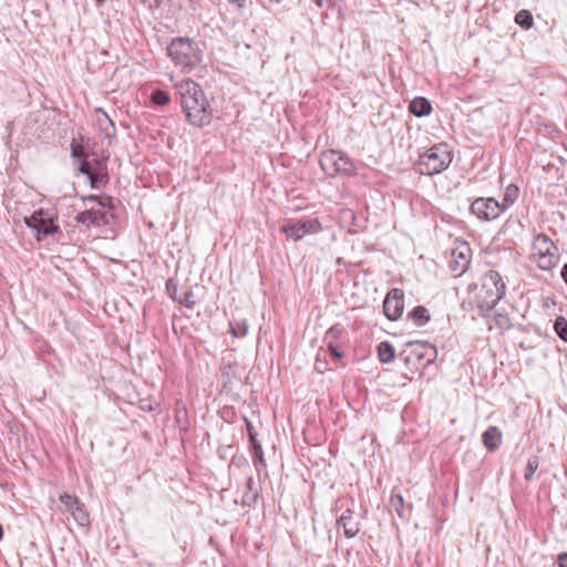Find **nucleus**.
<instances>
[{"label": "nucleus", "instance_id": "obj_12", "mask_svg": "<svg viewBox=\"0 0 567 567\" xmlns=\"http://www.w3.org/2000/svg\"><path fill=\"white\" fill-rule=\"evenodd\" d=\"M472 250L467 243H460L452 250V260L450 261V269L455 276H461L468 267L471 261Z\"/></svg>", "mask_w": 567, "mask_h": 567}, {"label": "nucleus", "instance_id": "obj_34", "mask_svg": "<svg viewBox=\"0 0 567 567\" xmlns=\"http://www.w3.org/2000/svg\"><path fill=\"white\" fill-rule=\"evenodd\" d=\"M342 332V328L339 324L331 327L327 332V338H336Z\"/></svg>", "mask_w": 567, "mask_h": 567}, {"label": "nucleus", "instance_id": "obj_35", "mask_svg": "<svg viewBox=\"0 0 567 567\" xmlns=\"http://www.w3.org/2000/svg\"><path fill=\"white\" fill-rule=\"evenodd\" d=\"M246 423H247V432H248V435H249L250 443L257 441L256 432L254 431V426L247 420H246Z\"/></svg>", "mask_w": 567, "mask_h": 567}, {"label": "nucleus", "instance_id": "obj_26", "mask_svg": "<svg viewBox=\"0 0 567 567\" xmlns=\"http://www.w3.org/2000/svg\"><path fill=\"white\" fill-rule=\"evenodd\" d=\"M517 197H518V188L515 185H509L506 188L504 199L501 205H505V209H506L508 206H511L515 203Z\"/></svg>", "mask_w": 567, "mask_h": 567}, {"label": "nucleus", "instance_id": "obj_30", "mask_svg": "<svg viewBox=\"0 0 567 567\" xmlns=\"http://www.w3.org/2000/svg\"><path fill=\"white\" fill-rule=\"evenodd\" d=\"M71 155L73 158H78V159L86 156L83 146L81 144L76 143L75 141H73L71 144Z\"/></svg>", "mask_w": 567, "mask_h": 567}, {"label": "nucleus", "instance_id": "obj_8", "mask_svg": "<svg viewBox=\"0 0 567 567\" xmlns=\"http://www.w3.org/2000/svg\"><path fill=\"white\" fill-rule=\"evenodd\" d=\"M321 229V223L316 218L288 221L281 227L286 236L295 241L302 239L308 234H317Z\"/></svg>", "mask_w": 567, "mask_h": 567}, {"label": "nucleus", "instance_id": "obj_29", "mask_svg": "<svg viewBox=\"0 0 567 567\" xmlns=\"http://www.w3.org/2000/svg\"><path fill=\"white\" fill-rule=\"evenodd\" d=\"M515 21L523 28H530L533 25V17L529 11L520 10L516 17Z\"/></svg>", "mask_w": 567, "mask_h": 567}, {"label": "nucleus", "instance_id": "obj_44", "mask_svg": "<svg viewBox=\"0 0 567 567\" xmlns=\"http://www.w3.org/2000/svg\"><path fill=\"white\" fill-rule=\"evenodd\" d=\"M99 4H102L105 0H95Z\"/></svg>", "mask_w": 567, "mask_h": 567}, {"label": "nucleus", "instance_id": "obj_28", "mask_svg": "<svg viewBox=\"0 0 567 567\" xmlns=\"http://www.w3.org/2000/svg\"><path fill=\"white\" fill-rule=\"evenodd\" d=\"M554 329L557 336L565 342H567V320L564 317H558L555 320Z\"/></svg>", "mask_w": 567, "mask_h": 567}, {"label": "nucleus", "instance_id": "obj_16", "mask_svg": "<svg viewBox=\"0 0 567 567\" xmlns=\"http://www.w3.org/2000/svg\"><path fill=\"white\" fill-rule=\"evenodd\" d=\"M338 525L344 530L348 538L354 537L359 532V524L352 519V509L348 508L338 519Z\"/></svg>", "mask_w": 567, "mask_h": 567}, {"label": "nucleus", "instance_id": "obj_3", "mask_svg": "<svg viewBox=\"0 0 567 567\" xmlns=\"http://www.w3.org/2000/svg\"><path fill=\"white\" fill-rule=\"evenodd\" d=\"M506 286L501 275L495 270H488L482 279V286L476 295L477 307L482 311L492 310L505 296Z\"/></svg>", "mask_w": 567, "mask_h": 567}, {"label": "nucleus", "instance_id": "obj_20", "mask_svg": "<svg viewBox=\"0 0 567 567\" xmlns=\"http://www.w3.org/2000/svg\"><path fill=\"white\" fill-rule=\"evenodd\" d=\"M534 259L540 269L550 270L557 265L559 257H558L557 252H554V254L539 256Z\"/></svg>", "mask_w": 567, "mask_h": 567}, {"label": "nucleus", "instance_id": "obj_39", "mask_svg": "<svg viewBox=\"0 0 567 567\" xmlns=\"http://www.w3.org/2000/svg\"><path fill=\"white\" fill-rule=\"evenodd\" d=\"M560 275H561L563 280L567 285V262L563 266Z\"/></svg>", "mask_w": 567, "mask_h": 567}, {"label": "nucleus", "instance_id": "obj_9", "mask_svg": "<svg viewBox=\"0 0 567 567\" xmlns=\"http://www.w3.org/2000/svg\"><path fill=\"white\" fill-rule=\"evenodd\" d=\"M56 507L61 513L70 514L78 525L82 527L90 525V514L80 498H59Z\"/></svg>", "mask_w": 567, "mask_h": 567}, {"label": "nucleus", "instance_id": "obj_11", "mask_svg": "<svg viewBox=\"0 0 567 567\" xmlns=\"http://www.w3.org/2000/svg\"><path fill=\"white\" fill-rule=\"evenodd\" d=\"M403 298L404 293L399 288H393L388 292L383 301V310L388 319L394 321L402 316L404 309Z\"/></svg>", "mask_w": 567, "mask_h": 567}, {"label": "nucleus", "instance_id": "obj_41", "mask_svg": "<svg viewBox=\"0 0 567 567\" xmlns=\"http://www.w3.org/2000/svg\"><path fill=\"white\" fill-rule=\"evenodd\" d=\"M103 115H104L105 120L109 122V124L111 125V127H112V128H114V124H113V122L109 118V116H107L105 113H103Z\"/></svg>", "mask_w": 567, "mask_h": 567}, {"label": "nucleus", "instance_id": "obj_38", "mask_svg": "<svg viewBox=\"0 0 567 567\" xmlns=\"http://www.w3.org/2000/svg\"><path fill=\"white\" fill-rule=\"evenodd\" d=\"M256 501H257V498H241V505L251 507L255 505Z\"/></svg>", "mask_w": 567, "mask_h": 567}, {"label": "nucleus", "instance_id": "obj_18", "mask_svg": "<svg viewBox=\"0 0 567 567\" xmlns=\"http://www.w3.org/2000/svg\"><path fill=\"white\" fill-rule=\"evenodd\" d=\"M390 511H395L401 518H410L411 504L405 503V498H390Z\"/></svg>", "mask_w": 567, "mask_h": 567}, {"label": "nucleus", "instance_id": "obj_31", "mask_svg": "<svg viewBox=\"0 0 567 567\" xmlns=\"http://www.w3.org/2000/svg\"><path fill=\"white\" fill-rule=\"evenodd\" d=\"M179 302L185 306L186 308L188 309H193L196 305V300H195V296L194 293L189 290V291H186L183 299L179 300Z\"/></svg>", "mask_w": 567, "mask_h": 567}, {"label": "nucleus", "instance_id": "obj_40", "mask_svg": "<svg viewBox=\"0 0 567 567\" xmlns=\"http://www.w3.org/2000/svg\"><path fill=\"white\" fill-rule=\"evenodd\" d=\"M329 349H330V351L332 352V354L334 357H338V358L341 357V353L334 347H332L331 344L329 346Z\"/></svg>", "mask_w": 567, "mask_h": 567}, {"label": "nucleus", "instance_id": "obj_45", "mask_svg": "<svg viewBox=\"0 0 567 567\" xmlns=\"http://www.w3.org/2000/svg\"><path fill=\"white\" fill-rule=\"evenodd\" d=\"M171 288V280L167 282V289Z\"/></svg>", "mask_w": 567, "mask_h": 567}, {"label": "nucleus", "instance_id": "obj_1", "mask_svg": "<svg viewBox=\"0 0 567 567\" xmlns=\"http://www.w3.org/2000/svg\"><path fill=\"white\" fill-rule=\"evenodd\" d=\"M175 87L187 121L198 127L208 125L212 121V111L202 87L190 79L181 80Z\"/></svg>", "mask_w": 567, "mask_h": 567}, {"label": "nucleus", "instance_id": "obj_23", "mask_svg": "<svg viewBox=\"0 0 567 567\" xmlns=\"http://www.w3.org/2000/svg\"><path fill=\"white\" fill-rule=\"evenodd\" d=\"M251 452H252V460L256 467L266 466V461L262 453V447L259 441H255L250 443Z\"/></svg>", "mask_w": 567, "mask_h": 567}, {"label": "nucleus", "instance_id": "obj_46", "mask_svg": "<svg viewBox=\"0 0 567 567\" xmlns=\"http://www.w3.org/2000/svg\"><path fill=\"white\" fill-rule=\"evenodd\" d=\"M148 0H143V2H147Z\"/></svg>", "mask_w": 567, "mask_h": 567}, {"label": "nucleus", "instance_id": "obj_6", "mask_svg": "<svg viewBox=\"0 0 567 567\" xmlns=\"http://www.w3.org/2000/svg\"><path fill=\"white\" fill-rule=\"evenodd\" d=\"M399 358L406 367L415 365L423 360L431 363L435 358V349L427 342H408Z\"/></svg>", "mask_w": 567, "mask_h": 567}, {"label": "nucleus", "instance_id": "obj_10", "mask_svg": "<svg viewBox=\"0 0 567 567\" xmlns=\"http://www.w3.org/2000/svg\"><path fill=\"white\" fill-rule=\"evenodd\" d=\"M24 223L29 228H32L37 230L38 234L43 235H52L59 229L54 224L53 218L43 209H39L31 216L25 217Z\"/></svg>", "mask_w": 567, "mask_h": 567}, {"label": "nucleus", "instance_id": "obj_13", "mask_svg": "<svg viewBox=\"0 0 567 567\" xmlns=\"http://www.w3.org/2000/svg\"><path fill=\"white\" fill-rule=\"evenodd\" d=\"M557 247L545 234H538L533 241V258L557 252Z\"/></svg>", "mask_w": 567, "mask_h": 567}, {"label": "nucleus", "instance_id": "obj_15", "mask_svg": "<svg viewBox=\"0 0 567 567\" xmlns=\"http://www.w3.org/2000/svg\"><path fill=\"white\" fill-rule=\"evenodd\" d=\"M482 441L488 451L494 452L503 441L502 431L497 426H488L482 435Z\"/></svg>", "mask_w": 567, "mask_h": 567}, {"label": "nucleus", "instance_id": "obj_17", "mask_svg": "<svg viewBox=\"0 0 567 567\" xmlns=\"http://www.w3.org/2000/svg\"><path fill=\"white\" fill-rule=\"evenodd\" d=\"M409 110L413 115L421 117L429 115L432 111V106L429 100L420 96L410 102Z\"/></svg>", "mask_w": 567, "mask_h": 567}, {"label": "nucleus", "instance_id": "obj_22", "mask_svg": "<svg viewBox=\"0 0 567 567\" xmlns=\"http://www.w3.org/2000/svg\"><path fill=\"white\" fill-rule=\"evenodd\" d=\"M409 318L417 326H423L430 320V315L426 308L417 306L409 313Z\"/></svg>", "mask_w": 567, "mask_h": 567}, {"label": "nucleus", "instance_id": "obj_19", "mask_svg": "<svg viewBox=\"0 0 567 567\" xmlns=\"http://www.w3.org/2000/svg\"><path fill=\"white\" fill-rule=\"evenodd\" d=\"M107 173L105 171V166L102 163H99L96 169H93L91 175L89 176V181L92 188H99L100 185L107 182Z\"/></svg>", "mask_w": 567, "mask_h": 567}, {"label": "nucleus", "instance_id": "obj_14", "mask_svg": "<svg viewBox=\"0 0 567 567\" xmlns=\"http://www.w3.org/2000/svg\"><path fill=\"white\" fill-rule=\"evenodd\" d=\"M76 221L86 226L106 223V213L103 210L87 209L75 217Z\"/></svg>", "mask_w": 567, "mask_h": 567}, {"label": "nucleus", "instance_id": "obj_33", "mask_svg": "<svg viewBox=\"0 0 567 567\" xmlns=\"http://www.w3.org/2000/svg\"><path fill=\"white\" fill-rule=\"evenodd\" d=\"M79 173L86 175L87 177L91 175L93 168L91 164L86 161H82L78 167Z\"/></svg>", "mask_w": 567, "mask_h": 567}, {"label": "nucleus", "instance_id": "obj_24", "mask_svg": "<svg viewBox=\"0 0 567 567\" xmlns=\"http://www.w3.org/2000/svg\"><path fill=\"white\" fill-rule=\"evenodd\" d=\"M151 101L158 106H164L171 101L168 92L163 90H155L151 94Z\"/></svg>", "mask_w": 567, "mask_h": 567}, {"label": "nucleus", "instance_id": "obj_27", "mask_svg": "<svg viewBox=\"0 0 567 567\" xmlns=\"http://www.w3.org/2000/svg\"><path fill=\"white\" fill-rule=\"evenodd\" d=\"M230 331L234 337L243 338L247 334L248 324L245 320L230 322Z\"/></svg>", "mask_w": 567, "mask_h": 567}, {"label": "nucleus", "instance_id": "obj_42", "mask_svg": "<svg viewBox=\"0 0 567 567\" xmlns=\"http://www.w3.org/2000/svg\"><path fill=\"white\" fill-rule=\"evenodd\" d=\"M85 200H96V196L90 195L85 198Z\"/></svg>", "mask_w": 567, "mask_h": 567}, {"label": "nucleus", "instance_id": "obj_37", "mask_svg": "<svg viewBox=\"0 0 567 567\" xmlns=\"http://www.w3.org/2000/svg\"><path fill=\"white\" fill-rule=\"evenodd\" d=\"M230 4L237 6L238 9H244L246 7L247 0H228Z\"/></svg>", "mask_w": 567, "mask_h": 567}, {"label": "nucleus", "instance_id": "obj_2", "mask_svg": "<svg viewBox=\"0 0 567 567\" xmlns=\"http://www.w3.org/2000/svg\"><path fill=\"white\" fill-rule=\"evenodd\" d=\"M167 54L175 65L181 66L185 72H190L200 63L203 51L194 40L176 38L167 47Z\"/></svg>", "mask_w": 567, "mask_h": 567}, {"label": "nucleus", "instance_id": "obj_5", "mask_svg": "<svg viewBox=\"0 0 567 567\" xmlns=\"http://www.w3.org/2000/svg\"><path fill=\"white\" fill-rule=\"evenodd\" d=\"M320 166L329 176H350L355 173V165L353 162L348 156L336 150H328L321 154Z\"/></svg>", "mask_w": 567, "mask_h": 567}, {"label": "nucleus", "instance_id": "obj_4", "mask_svg": "<svg viewBox=\"0 0 567 567\" xmlns=\"http://www.w3.org/2000/svg\"><path fill=\"white\" fill-rule=\"evenodd\" d=\"M452 162L451 153L445 144H437L420 155L417 171L422 175L432 176L446 169Z\"/></svg>", "mask_w": 567, "mask_h": 567}, {"label": "nucleus", "instance_id": "obj_36", "mask_svg": "<svg viewBox=\"0 0 567 567\" xmlns=\"http://www.w3.org/2000/svg\"><path fill=\"white\" fill-rule=\"evenodd\" d=\"M558 567H567V553H563L558 556Z\"/></svg>", "mask_w": 567, "mask_h": 567}, {"label": "nucleus", "instance_id": "obj_25", "mask_svg": "<svg viewBox=\"0 0 567 567\" xmlns=\"http://www.w3.org/2000/svg\"><path fill=\"white\" fill-rule=\"evenodd\" d=\"M539 466V458L538 456H533L528 460L525 471H524V478L526 481H532L534 477V474L538 470Z\"/></svg>", "mask_w": 567, "mask_h": 567}, {"label": "nucleus", "instance_id": "obj_7", "mask_svg": "<svg viewBox=\"0 0 567 567\" xmlns=\"http://www.w3.org/2000/svg\"><path fill=\"white\" fill-rule=\"evenodd\" d=\"M503 210H505V205H501L493 197L476 198L471 205V213L475 215L478 219L485 221L498 218Z\"/></svg>", "mask_w": 567, "mask_h": 567}, {"label": "nucleus", "instance_id": "obj_43", "mask_svg": "<svg viewBox=\"0 0 567 567\" xmlns=\"http://www.w3.org/2000/svg\"><path fill=\"white\" fill-rule=\"evenodd\" d=\"M315 2L318 7H322V0H315Z\"/></svg>", "mask_w": 567, "mask_h": 567}, {"label": "nucleus", "instance_id": "obj_32", "mask_svg": "<svg viewBox=\"0 0 567 567\" xmlns=\"http://www.w3.org/2000/svg\"><path fill=\"white\" fill-rule=\"evenodd\" d=\"M140 403H141L140 408L142 410L148 411V412L156 410L157 406H158V403L156 401L151 400V399L141 400Z\"/></svg>", "mask_w": 567, "mask_h": 567}, {"label": "nucleus", "instance_id": "obj_21", "mask_svg": "<svg viewBox=\"0 0 567 567\" xmlns=\"http://www.w3.org/2000/svg\"><path fill=\"white\" fill-rule=\"evenodd\" d=\"M379 359L383 363H389L395 358L394 348L391 343L384 341L378 347Z\"/></svg>", "mask_w": 567, "mask_h": 567}]
</instances>
